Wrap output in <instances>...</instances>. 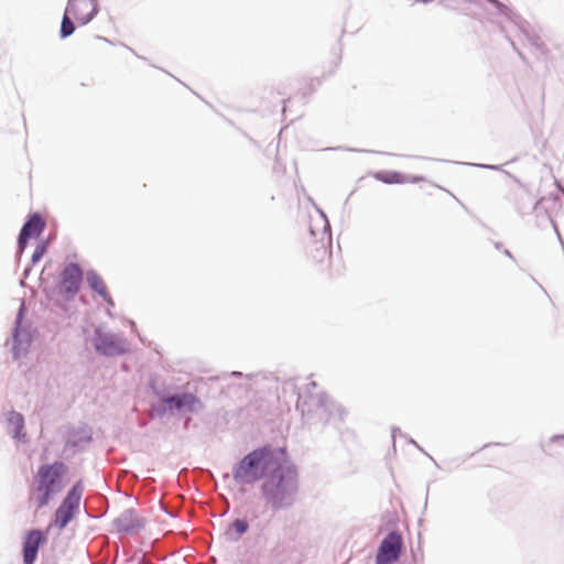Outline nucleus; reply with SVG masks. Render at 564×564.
I'll return each mask as SVG.
<instances>
[{
    "label": "nucleus",
    "instance_id": "9",
    "mask_svg": "<svg viewBox=\"0 0 564 564\" xmlns=\"http://www.w3.org/2000/svg\"><path fill=\"white\" fill-rule=\"evenodd\" d=\"M45 536L40 530H31L26 533L23 543V562L24 564H34L39 547L45 542Z\"/></svg>",
    "mask_w": 564,
    "mask_h": 564
},
{
    "label": "nucleus",
    "instance_id": "1",
    "mask_svg": "<svg viewBox=\"0 0 564 564\" xmlns=\"http://www.w3.org/2000/svg\"><path fill=\"white\" fill-rule=\"evenodd\" d=\"M67 466L62 462L43 464L33 474L28 503L34 511L48 506L66 487Z\"/></svg>",
    "mask_w": 564,
    "mask_h": 564
},
{
    "label": "nucleus",
    "instance_id": "13",
    "mask_svg": "<svg viewBox=\"0 0 564 564\" xmlns=\"http://www.w3.org/2000/svg\"><path fill=\"white\" fill-rule=\"evenodd\" d=\"M87 283L90 289L101 296L110 306L115 305V302L107 290V285L100 275L95 272H89L87 274Z\"/></svg>",
    "mask_w": 564,
    "mask_h": 564
},
{
    "label": "nucleus",
    "instance_id": "10",
    "mask_svg": "<svg viewBox=\"0 0 564 564\" xmlns=\"http://www.w3.org/2000/svg\"><path fill=\"white\" fill-rule=\"evenodd\" d=\"M164 403L170 410L192 412L199 405V399L193 393H182L166 398Z\"/></svg>",
    "mask_w": 564,
    "mask_h": 564
},
{
    "label": "nucleus",
    "instance_id": "14",
    "mask_svg": "<svg viewBox=\"0 0 564 564\" xmlns=\"http://www.w3.org/2000/svg\"><path fill=\"white\" fill-rule=\"evenodd\" d=\"M249 524L245 519H236L226 530L228 539L238 540L248 531Z\"/></svg>",
    "mask_w": 564,
    "mask_h": 564
},
{
    "label": "nucleus",
    "instance_id": "16",
    "mask_svg": "<svg viewBox=\"0 0 564 564\" xmlns=\"http://www.w3.org/2000/svg\"><path fill=\"white\" fill-rule=\"evenodd\" d=\"M74 30H75V28H74V19L72 17V14H69V12L65 10V13H64V17H63V21H62V25H61V36L62 37H67L70 34H73Z\"/></svg>",
    "mask_w": 564,
    "mask_h": 564
},
{
    "label": "nucleus",
    "instance_id": "8",
    "mask_svg": "<svg viewBox=\"0 0 564 564\" xmlns=\"http://www.w3.org/2000/svg\"><path fill=\"white\" fill-rule=\"evenodd\" d=\"M66 11L80 25L88 23L97 13L96 0H69Z\"/></svg>",
    "mask_w": 564,
    "mask_h": 564
},
{
    "label": "nucleus",
    "instance_id": "3",
    "mask_svg": "<svg viewBox=\"0 0 564 564\" xmlns=\"http://www.w3.org/2000/svg\"><path fill=\"white\" fill-rule=\"evenodd\" d=\"M278 463L269 446L257 448L237 464L234 478L240 484L252 485L262 478L265 479Z\"/></svg>",
    "mask_w": 564,
    "mask_h": 564
},
{
    "label": "nucleus",
    "instance_id": "7",
    "mask_svg": "<svg viewBox=\"0 0 564 564\" xmlns=\"http://www.w3.org/2000/svg\"><path fill=\"white\" fill-rule=\"evenodd\" d=\"M403 540L399 532H390L381 542L377 556L376 564H394L402 552Z\"/></svg>",
    "mask_w": 564,
    "mask_h": 564
},
{
    "label": "nucleus",
    "instance_id": "17",
    "mask_svg": "<svg viewBox=\"0 0 564 564\" xmlns=\"http://www.w3.org/2000/svg\"><path fill=\"white\" fill-rule=\"evenodd\" d=\"M10 421L17 425L18 431L23 427V416L20 413H11Z\"/></svg>",
    "mask_w": 564,
    "mask_h": 564
},
{
    "label": "nucleus",
    "instance_id": "11",
    "mask_svg": "<svg viewBox=\"0 0 564 564\" xmlns=\"http://www.w3.org/2000/svg\"><path fill=\"white\" fill-rule=\"evenodd\" d=\"M45 223L39 215H33L22 227L19 236V247L21 250L25 248L29 238L39 237L44 230Z\"/></svg>",
    "mask_w": 564,
    "mask_h": 564
},
{
    "label": "nucleus",
    "instance_id": "2",
    "mask_svg": "<svg viewBox=\"0 0 564 564\" xmlns=\"http://www.w3.org/2000/svg\"><path fill=\"white\" fill-rule=\"evenodd\" d=\"M261 489L264 498L274 509L289 505L291 496L296 490L295 470L278 463L264 479Z\"/></svg>",
    "mask_w": 564,
    "mask_h": 564
},
{
    "label": "nucleus",
    "instance_id": "12",
    "mask_svg": "<svg viewBox=\"0 0 564 564\" xmlns=\"http://www.w3.org/2000/svg\"><path fill=\"white\" fill-rule=\"evenodd\" d=\"M115 524L119 531L135 532L144 525V521L135 511L129 509L121 512L115 520Z\"/></svg>",
    "mask_w": 564,
    "mask_h": 564
},
{
    "label": "nucleus",
    "instance_id": "18",
    "mask_svg": "<svg viewBox=\"0 0 564 564\" xmlns=\"http://www.w3.org/2000/svg\"><path fill=\"white\" fill-rule=\"evenodd\" d=\"M43 251H44V248H42L41 250H36L35 253L33 254V258L35 259L37 257H41Z\"/></svg>",
    "mask_w": 564,
    "mask_h": 564
},
{
    "label": "nucleus",
    "instance_id": "15",
    "mask_svg": "<svg viewBox=\"0 0 564 564\" xmlns=\"http://www.w3.org/2000/svg\"><path fill=\"white\" fill-rule=\"evenodd\" d=\"M375 178L387 184H400L408 181V177L399 172H377Z\"/></svg>",
    "mask_w": 564,
    "mask_h": 564
},
{
    "label": "nucleus",
    "instance_id": "4",
    "mask_svg": "<svg viewBox=\"0 0 564 564\" xmlns=\"http://www.w3.org/2000/svg\"><path fill=\"white\" fill-rule=\"evenodd\" d=\"M307 259L312 271L318 276L330 279L339 272L333 262L330 237L326 234L308 245Z\"/></svg>",
    "mask_w": 564,
    "mask_h": 564
},
{
    "label": "nucleus",
    "instance_id": "5",
    "mask_svg": "<svg viewBox=\"0 0 564 564\" xmlns=\"http://www.w3.org/2000/svg\"><path fill=\"white\" fill-rule=\"evenodd\" d=\"M80 502V491L78 486H74L64 498L59 507L54 513L53 521L48 524L47 530L56 528L64 529L68 522L74 518Z\"/></svg>",
    "mask_w": 564,
    "mask_h": 564
},
{
    "label": "nucleus",
    "instance_id": "6",
    "mask_svg": "<svg viewBox=\"0 0 564 564\" xmlns=\"http://www.w3.org/2000/svg\"><path fill=\"white\" fill-rule=\"evenodd\" d=\"M83 271L76 263L67 264L61 273L57 291L62 300H72L79 291Z\"/></svg>",
    "mask_w": 564,
    "mask_h": 564
}]
</instances>
